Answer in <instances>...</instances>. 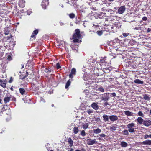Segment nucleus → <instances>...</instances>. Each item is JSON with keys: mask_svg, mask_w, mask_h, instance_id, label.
Wrapping results in <instances>:
<instances>
[{"mask_svg": "<svg viewBox=\"0 0 151 151\" xmlns=\"http://www.w3.org/2000/svg\"><path fill=\"white\" fill-rule=\"evenodd\" d=\"M76 33L73 36V41L75 42H79V40L81 38V35L80 34V31L78 29L75 30Z\"/></svg>", "mask_w": 151, "mask_h": 151, "instance_id": "1", "label": "nucleus"}, {"mask_svg": "<svg viewBox=\"0 0 151 151\" xmlns=\"http://www.w3.org/2000/svg\"><path fill=\"white\" fill-rule=\"evenodd\" d=\"M15 2L13 0H10V7L11 9L13 8L14 10L12 13L14 15H17L18 13V10L17 9V6L15 5Z\"/></svg>", "mask_w": 151, "mask_h": 151, "instance_id": "2", "label": "nucleus"}, {"mask_svg": "<svg viewBox=\"0 0 151 151\" xmlns=\"http://www.w3.org/2000/svg\"><path fill=\"white\" fill-rule=\"evenodd\" d=\"M134 124L131 123L127 125L128 131L130 133H133L134 132Z\"/></svg>", "mask_w": 151, "mask_h": 151, "instance_id": "3", "label": "nucleus"}, {"mask_svg": "<svg viewBox=\"0 0 151 151\" xmlns=\"http://www.w3.org/2000/svg\"><path fill=\"white\" fill-rule=\"evenodd\" d=\"M49 4L48 0H43L42 2L41 6L43 9H45Z\"/></svg>", "mask_w": 151, "mask_h": 151, "instance_id": "4", "label": "nucleus"}, {"mask_svg": "<svg viewBox=\"0 0 151 151\" xmlns=\"http://www.w3.org/2000/svg\"><path fill=\"white\" fill-rule=\"evenodd\" d=\"M106 57L101 58L99 62V64L101 66L104 65L106 64Z\"/></svg>", "mask_w": 151, "mask_h": 151, "instance_id": "5", "label": "nucleus"}, {"mask_svg": "<svg viewBox=\"0 0 151 151\" xmlns=\"http://www.w3.org/2000/svg\"><path fill=\"white\" fill-rule=\"evenodd\" d=\"M87 144L89 145H92L97 143V142L96 141V139L92 140L91 139H87Z\"/></svg>", "mask_w": 151, "mask_h": 151, "instance_id": "6", "label": "nucleus"}, {"mask_svg": "<svg viewBox=\"0 0 151 151\" xmlns=\"http://www.w3.org/2000/svg\"><path fill=\"white\" fill-rule=\"evenodd\" d=\"M76 70L75 68H73L71 70L70 73L69 75V77L70 78H73V75H76Z\"/></svg>", "mask_w": 151, "mask_h": 151, "instance_id": "7", "label": "nucleus"}, {"mask_svg": "<svg viewBox=\"0 0 151 151\" xmlns=\"http://www.w3.org/2000/svg\"><path fill=\"white\" fill-rule=\"evenodd\" d=\"M13 37L10 35V47L12 46V47H14L15 45V41L14 40Z\"/></svg>", "mask_w": 151, "mask_h": 151, "instance_id": "8", "label": "nucleus"}, {"mask_svg": "<svg viewBox=\"0 0 151 151\" xmlns=\"http://www.w3.org/2000/svg\"><path fill=\"white\" fill-rule=\"evenodd\" d=\"M109 118L110 120L112 122L116 121L118 119V117L114 115L109 116Z\"/></svg>", "mask_w": 151, "mask_h": 151, "instance_id": "9", "label": "nucleus"}, {"mask_svg": "<svg viewBox=\"0 0 151 151\" xmlns=\"http://www.w3.org/2000/svg\"><path fill=\"white\" fill-rule=\"evenodd\" d=\"M6 80L0 79V85L2 87L5 88L6 87Z\"/></svg>", "mask_w": 151, "mask_h": 151, "instance_id": "10", "label": "nucleus"}, {"mask_svg": "<svg viewBox=\"0 0 151 151\" xmlns=\"http://www.w3.org/2000/svg\"><path fill=\"white\" fill-rule=\"evenodd\" d=\"M143 124L144 126L148 127L151 125V121L148 119L144 120Z\"/></svg>", "mask_w": 151, "mask_h": 151, "instance_id": "11", "label": "nucleus"}, {"mask_svg": "<svg viewBox=\"0 0 151 151\" xmlns=\"http://www.w3.org/2000/svg\"><path fill=\"white\" fill-rule=\"evenodd\" d=\"M125 10V8L124 6H122L119 8L118 12L120 14H123Z\"/></svg>", "mask_w": 151, "mask_h": 151, "instance_id": "12", "label": "nucleus"}, {"mask_svg": "<svg viewBox=\"0 0 151 151\" xmlns=\"http://www.w3.org/2000/svg\"><path fill=\"white\" fill-rule=\"evenodd\" d=\"M19 6L21 8H24L25 6V1L24 0H19Z\"/></svg>", "mask_w": 151, "mask_h": 151, "instance_id": "13", "label": "nucleus"}, {"mask_svg": "<svg viewBox=\"0 0 151 151\" xmlns=\"http://www.w3.org/2000/svg\"><path fill=\"white\" fill-rule=\"evenodd\" d=\"M144 120L141 117H139L137 119L135 120V121H137L138 122V124L141 125L143 124Z\"/></svg>", "mask_w": 151, "mask_h": 151, "instance_id": "14", "label": "nucleus"}, {"mask_svg": "<svg viewBox=\"0 0 151 151\" xmlns=\"http://www.w3.org/2000/svg\"><path fill=\"white\" fill-rule=\"evenodd\" d=\"M142 144L144 145H151V140H147L142 142Z\"/></svg>", "mask_w": 151, "mask_h": 151, "instance_id": "15", "label": "nucleus"}, {"mask_svg": "<svg viewBox=\"0 0 151 151\" xmlns=\"http://www.w3.org/2000/svg\"><path fill=\"white\" fill-rule=\"evenodd\" d=\"M120 145L123 147L125 148L128 146V144L124 141H122L121 142Z\"/></svg>", "mask_w": 151, "mask_h": 151, "instance_id": "16", "label": "nucleus"}, {"mask_svg": "<svg viewBox=\"0 0 151 151\" xmlns=\"http://www.w3.org/2000/svg\"><path fill=\"white\" fill-rule=\"evenodd\" d=\"M124 114L128 116H133L134 114L133 113L130 112L129 111H125Z\"/></svg>", "mask_w": 151, "mask_h": 151, "instance_id": "17", "label": "nucleus"}, {"mask_svg": "<svg viewBox=\"0 0 151 151\" xmlns=\"http://www.w3.org/2000/svg\"><path fill=\"white\" fill-rule=\"evenodd\" d=\"M83 80L85 81H87L88 80L89 78L88 75L87 73L86 72L85 73L83 77Z\"/></svg>", "mask_w": 151, "mask_h": 151, "instance_id": "18", "label": "nucleus"}, {"mask_svg": "<svg viewBox=\"0 0 151 151\" xmlns=\"http://www.w3.org/2000/svg\"><path fill=\"white\" fill-rule=\"evenodd\" d=\"M91 106L93 109L95 110H97L99 108V106L96 103H93L91 104Z\"/></svg>", "mask_w": 151, "mask_h": 151, "instance_id": "19", "label": "nucleus"}, {"mask_svg": "<svg viewBox=\"0 0 151 151\" xmlns=\"http://www.w3.org/2000/svg\"><path fill=\"white\" fill-rule=\"evenodd\" d=\"M109 116H108L104 114L103 116V120L105 122H108L109 121Z\"/></svg>", "mask_w": 151, "mask_h": 151, "instance_id": "20", "label": "nucleus"}, {"mask_svg": "<svg viewBox=\"0 0 151 151\" xmlns=\"http://www.w3.org/2000/svg\"><path fill=\"white\" fill-rule=\"evenodd\" d=\"M111 69L109 68H103V71L104 73H107L111 71Z\"/></svg>", "mask_w": 151, "mask_h": 151, "instance_id": "21", "label": "nucleus"}, {"mask_svg": "<svg viewBox=\"0 0 151 151\" xmlns=\"http://www.w3.org/2000/svg\"><path fill=\"white\" fill-rule=\"evenodd\" d=\"M101 99L102 101H107L109 99V97L108 96H103L101 98Z\"/></svg>", "mask_w": 151, "mask_h": 151, "instance_id": "22", "label": "nucleus"}, {"mask_svg": "<svg viewBox=\"0 0 151 151\" xmlns=\"http://www.w3.org/2000/svg\"><path fill=\"white\" fill-rule=\"evenodd\" d=\"M68 142L69 144V146L70 147H72L73 144V140L71 139L70 138H69L68 140Z\"/></svg>", "mask_w": 151, "mask_h": 151, "instance_id": "23", "label": "nucleus"}, {"mask_svg": "<svg viewBox=\"0 0 151 151\" xmlns=\"http://www.w3.org/2000/svg\"><path fill=\"white\" fill-rule=\"evenodd\" d=\"M134 82L138 84H142L143 83V81L138 79H137L134 80Z\"/></svg>", "mask_w": 151, "mask_h": 151, "instance_id": "24", "label": "nucleus"}, {"mask_svg": "<svg viewBox=\"0 0 151 151\" xmlns=\"http://www.w3.org/2000/svg\"><path fill=\"white\" fill-rule=\"evenodd\" d=\"M93 132L94 133L99 134L101 132V130L99 128H97L96 129H94L93 130Z\"/></svg>", "mask_w": 151, "mask_h": 151, "instance_id": "25", "label": "nucleus"}, {"mask_svg": "<svg viewBox=\"0 0 151 151\" xmlns=\"http://www.w3.org/2000/svg\"><path fill=\"white\" fill-rule=\"evenodd\" d=\"M93 111L91 109H87L86 110V112L89 115H91L93 112Z\"/></svg>", "mask_w": 151, "mask_h": 151, "instance_id": "26", "label": "nucleus"}, {"mask_svg": "<svg viewBox=\"0 0 151 151\" xmlns=\"http://www.w3.org/2000/svg\"><path fill=\"white\" fill-rule=\"evenodd\" d=\"M42 70H44L45 72L46 73L51 72L52 71V70L50 68H45L44 67L43 68Z\"/></svg>", "mask_w": 151, "mask_h": 151, "instance_id": "27", "label": "nucleus"}, {"mask_svg": "<svg viewBox=\"0 0 151 151\" xmlns=\"http://www.w3.org/2000/svg\"><path fill=\"white\" fill-rule=\"evenodd\" d=\"M88 123L83 124L82 126L83 129H87L88 127Z\"/></svg>", "mask_w": 151, "mask_h": 151, "instance_id": "28", "label": "nucleus"}, {"mask_svg": "<svg viewBox=\"0 0 151 151\" xmlns=\"http://www.w3.org/2000/svg\"><path fill=\"white\" fill-rule=\"evenodd\" d=\"M78 131L79 130L78 127H76L73 128V132L75 134H77L78 132Z\"/></svg>", "mask_w": 151, "mask_h": 151, "instance_id": "29", "label": "nucleus"}, {"mask_svg": "<svg viewBox=\"0 0 151 151\" xmlns=\"http://www.w3.org/2000/svg\"><path fill=\"white\" fill-rule=\"evenodd\" d=\"M143 99L145 100L149 101L150 100V97L147 94H144L143 95Z\"/></svg>", "mask_w": 151, "mask_h": 151, "instance_id": "30", "label": "nucleus"}, {"mask_svg": "<svg viewBox=\"0 0 151 151\" xmlns=\"http://www.w3.org/2000/svg\"><path fill=\"white\" fill-rule=\"evenodd\" d=\"M123 133L122 134L124 135H128L129 134V133L128 132V131L127 130H124L123 132Z\"/></svg>", "mask_w": 151, "mask_h": 151, "instance_id": "31", "label": "nucleus"}, {"mask_svg": "<svg viewBox=\"0 0 151 151\" xmlns=\"http://www.w3.org/2000/svg\"><path fill=\"white\" fill-rule=\"evenodd\" d=\"M71 83V82L70 80H68L67 82L66 83V85L65 86V88L66 89L70 85Z\"/></svg>", "mask_w": 151, "mask_h": 151, "instance_id": "32", "label": "nucleus"}, {"mask_svg": "<svg viewBox=\"0 0 151 151\" xmlns=\"http://www.w3.org/2000/svg\"><path fill=\"white\" fill-rule=\"evenodd\" d=\"M117 127L114 126H112L110 127V129L111 131H115L116 130Z\"/></svg>", "mask_w": 151, "mask_h": 151, "instance_id": "33", "label": "nucleus"}, {"mask_svg": "<svg viewBox=\"0 0 151 151\" xmlns=\"http://www.w3.org/2000/svg\"><path fill=\"white\" fill-rule=\"evenodd\" d=\"M19 91L21 94L22 95L24 94L25 92V90L23 88H19Z\"/></svg>", "mask_w": 151, "mask_h": 151, "instance_id": "34", "label": "nucleus"}, {"mask_svg": "<svg viewBox=\"0 0 151 151\" xmlns=\"http://www.w3.org/2000/svg\"><path fill=\"white\" fill-rule=\"evenodd\" d=\"M4 101L5 103L8 102L9 101V97H5L4 98Z\"/></svg>", "mask_w": 151, "mask_h": 151, "instance_id": "35", "label": "nucleus"}, {"mask_svg": "<svg viewBox=\"0 0 151 151\" xmlns=\"http://www.w3.org/2000/svg\"><path fill=\"white\" fill-rule=\"evenodd\" d=\"M69 17L71 19L74 18L75 17V14L73 13H72L69 14Z\"/></svg>", "mask_w": 151, "mask_h": 151, "instance_id": "36", "label": "nucleus"}, {"mask_svg": "<svg viewBox=\"0 0 151 151\" xmlns=\"http://www.w3.org/2000/svg\"><path fill=\"white\" fill-rule=\"evenodd\" d=\"M138 116H142V117H143L144 116V114L141 111H139L138 113Z\"/></svg>", "mask_w": 151, "mask_h": 151, "instance_id": "37", "label": "nucleus"}, {"mask_svg": "<svg viewBox=\"0 0 151 151\" xmlns=\"http://www.w3.org/2000/svg\"><path fill=\"white\" fill-rule=\"evenodd\" d=\"M9 108L8 107V106H7V105H4L3 109L4 111H6L7 110H9Z\"/></svg>", "mask_w": 151, "mask_h": 151, "instance_id": "38", "label": "nucleus"}, {"mask_svg": "<svg viewBox=\"0 0 151 151\" xmlns=\"http://www.w3.org/2000/svg\"><path fill=\"white\" fill-rule=\"evenodd\" d=\"M81 134L83 137H84L86 135V133L85 131L84 130H83L81 132Z\"/></svg>", "mask_w": 151, "mask_h": 151, "instance_id": "39", "label": "nucleus"}, {"mask_svg": "<svg viewBox=\"0 0 151 151\" xmlns=\"http://www.w3.org/2000/svg\"><path fill=\"white\" fill-rule=\"evenodd\" d=\"M144 138L145 139H146L149 138H151V134L145 135L144 136Z\"/></svg>", "mask_w": 151, "mask_h": 151, "instance_id": "40", "label": "nucleus"}, {"mask_svg": "<svg viewBox=\"0 0 151 151\" xmlns=\"http://www.w3.org/2000/svg\"><path fill=\"white\" fill-rule=\"evenodd\" d=\"M97 35L99 36H101L103 34V32L102 31H98L96 32Z\"/></svg>", "mask_w": 151, "mask_h": 151, "instance_id": "41", "label": "nucleus"}, {"mask_svg": "<svg viewBox=\"0 0 151 151\" xmlns=\"http://www.w3.org/2000/svg\"><path fill=\"white\" fill-rule=\"evenodd\" d=\"M138 26L139 27H135L134 29L136 30H141V27H140V25H139Z\"/></svg>", "mask_w": 151, "mask_h": 151, "instance_id": "42", "label": "nucleus"}, {"mask_svg": "<svg viewBox=\"0 0 151 151\" xmlns=\"http://www.w3.org/2000/svg\"><path fill=\"white\" fill-rule=\"evenodd\" d=\"M11 99L12 101H16V99L15 97H14L10 95V100Z\"/></svg>", "mask_w": 151, "mask_h": 151, "instance_id": "43", "label": "nucleus"}, {"mask_svg": "<svg viewBox=\"0 0 151 151\" xmlns=\"http://www.w3.org/2000/svg\"><path fill=\"white\" fill-rule=\"evenodd\" d=\"M98 89L99 91H101V92H104V90L103 88L102 87H101L99 88Z\"/></svg>", "mask_w": 151, "mask_h": 151, "instance_id": "44", "label": "nucleus"}, {"mask_svg": "<svg viewBox=\"0 0 151 151\" xmlns=\"http://www.w3.org/2000/svg\"><path fill=\"white\" fill-rule=\"evenodd\" d=\"M38 30L37 29H36V30H34L33 31V32L32 33L33 34H34L36 35H37L38 33Z\"/></svg>", "mask_w": 151, "mask_h": 151, "instance_id": "45", "label": "nucleus"}, {"mask_svg": "<svg viewBox=\"0 0 151 151\" xmlns=\"http://www.w3.org/2000/svg\"><path fill=\"white\" fill-rule=\"evenodd\" d=\"M56 68L57 69H58L61 68V66L60 65L59 63H58L56 64Z\"/></svg>", "mask_w": 151, "mask_h": 151, "instance_id": "46", "label": "nucleus"}, {"mask_svg": "<svg viewBox=\"0 0 151 151\" xmlns=\"http://www.w3.org/2000/svg\"><path fill=\"white\" fill-rule=\"evenodd\" d=\"M129 35L128 33H123L122 34V35L124 37H127Z\"/></svg>", "mask_w": 151, "mask_h": 151, "instance_id": "47", "label": "nucleus"}, {"mask_svg": "<svg viewBox=\"0 0 151 151\" xmlns=\"http://www.w3.org/2000/svg\"><path fill=\"white\" fill-rule=\"evenodd\" d=\"M135 42L133 40H131L130 41L129 44L131 45H133L134 44V43H135Z\"/></svg>", "mask_w": 151, "mask_h": 151, "instance_id": "48", "label": "nucleus"}, {"mask_svg": "<svg viewBox=\"0 0 151 151\" xmlns=\"http://www.w3.org/2000/svg\"><path fill=\"white\" fill-rule=\"evenodd\" d=\"M32 13V12L30 10H28L27 12V14L28 15H29Z\"/></svg>", "mask_w": 151, "mask_h": 151, "instance_id": "49", "label": "nucleus"}, {"mask_svg": "<svg viewBox=\"0 0 151 151\" xmlns=\"http://www.w3.org/2000/svg\"><path fill=\"white\" fill-rule=\"evenodd\" d=\"M40 101L43 102L44 103H45V99L42 97L40 98Z\"/></svg>", "mask_w": 151, "mask_h": 151, "instance_id": "50", "label": "nucleus"}, {"mask_svg": "<svg viewBox=\"0 0 151 151\" xmlns=\"http://www.w3.org/2000/svg\"><path fill=\"white\" fill-rule=\"evenodd\" d=\"M147 19V18L146 17H144L142 18V20L143 21H146Z\"/></svg>", "mask_w": 151, "mask_h": 151, "instance_id": "51", "label": "nucleus"}, {"mask_svg": "<svg viewBox=\"0 0 151 151\" xmlns=\"http://www.w3.org/2000/svg\"><path fill=\"white\" fill-rule=\"evenodd\" d=\"M100 136L102 137H105L106 135H105V134H104L102 133V134H101L100 135Z\"/></svg>", "mask_w": 151, "mask_h": 151, "instance_id": "52", "label": "nucleus"}, {"mask_svg": "<svg viewBox=\"0 0 151 151\" xmlns=\"http://www.w3.org/2000/svg\"><path fill=\"white\" fill-rule=\"evenodd\" d=\"M14 80V78L12 77H10V83H11Z\"/></svg>", "mask_w": 151, "mask_h": 151, "instance_id": "53", "label": "nucleus"}, {"mask_svg": "<svg viewBox=\"0 0 151 151\" xmlns=\"http://www.w3.org/2000/svg\"><path fill=\"white\" fill-rule=\"evenodd\" d=\"M25 76H20V78L21 79H25Z\"/></svg>", "mask_w": 151, "mask_h": 151, "instance_id": "54", "label": "nucleus"}, {"mask_svg": "<svg viewBox=\"0 0 151 151\" xmlns=\"http://www.w3.org/2000/svg\"><path fill=\"white\" fill-rule=\"evenodd\" d=\"M111 95L114 97H115L116 96V94L115 93H111Z\"/></svg>", "mask_w": 151, "mask_h": 151, "instance_id": "55", "label": "nucleus"}, {"mask_svg": "<svg viewBox=\"0 0 151 151\" xmlns=\"http://www.w3.org/2000/svg\"><path fill=\"white\" fill-rule=\"evenodd\" d=\"M151 31V29L150 28H148L147 29V32H150Z\"/></svg>", "mask_w": 151, "mask_h": 151, "instance_id": "56", "label": "nucleus"}, {"mask_svg": "<svg viewBox=\"0 0 151 151\" xmlns=\"http://www.w3.org/2000/svg\"><path fill=\"white\" fill-rule=\"evenodd\" d=\"M9 31H5V34L6 35H8L9 34Z\"/></svg>", "mask_w": 151, "mask_h": 151, "instance_id": "57", "label": "nucleus"}, {"mask_svg": "<svg viewBox=\"0 0 151 151\" xmlns=\"http://www.w3.org/2000/svg\"><path fill=\"white\" fill-rule=\"evenodd\" d=\"M35 35L34 34H33V33H32V35H31V37H32V38H33L35 36Z\"/></svg>", "mask_w": 151, "mask_h": 151, "instance_id": "58", "label": "nucleus"}, {"mask_svg": "<svg viewBox=\"0 0 151 151\" xmlns=\"http://www.w3.org/2000/svg\"><path fill=\"white\" fill-rule=\"evenodd\" d=\"M28 74H29L28 72L27 71L26 72V74L24 76H25V77H26L28 75Z\"/></svg>", "mask_w": 151, "mask_h": 151, "instance_id": "59", "label": "nucleus"}, {"mask_svg": "<svg viewBox=\"0 0 151 151\" xmlns=\"http://www.w3.org/2000/svg\"><path fill=\"white\" fill-rule=\"evenodd\" d=\"M49 92L50 93V94H52L53 93V91H52V90H51L50 91H49Z\"/></svg>", "mask_w": 151, "mask_h": 151, "instance_id": "60", "label": "nucleus"}, {"mask_svg": "<svg viewBox=\"0 0 151 151\" xmlns=\"http://www.w3.org/2000/svg\"><path fill=\"white\" fill-rule=\"evenodd\" d=\"M60 24L61 26H63L64 25V23L63 22H60Z\"/></svg>", "mask_w": 151, "mask_h": 151, "instance_id": "61", "label": "nucleus"}, {"mask_svg": "<svg viewBox=\"0 0 151 151\" xmlns=\"http://www.w3.org/2000/svg\"><path fill=\"white\" fill-rule=\"evenodd\" d=\"M12 54H11L10 53V61L12 60V57H11V55H12Z\"/></svg>", "mask_w": 151, "mask_h": 151, "instance_id": "62", "label": "nucleus"}, {"mask_svg": "<svg viewBox=\"0 0 151 151\" xmlns=\"http://www.w3.org/2000/svg\"><path fill=\"white\" fill-rule=\"evenodd\" d=\"M104 105L105 106H107L108 105V103L107 102H105V103H104Z\"/></svg>", "mask_w": 151, "mask_h": 151, "instance_id": "63", "label": "nucleus"}, {"mask_svg": "<svg viewBox=\"0 0 151 151\" xmlns=\"http://www.w3.org/2000/svg\"><path fill=\"white\" fill-rule=\"evenodd\" d=\"M100 119L99 118H98L97 119V121L99 122L100 121Z\"/></svg>", "mask_w": 151, "mask_h": 151, "instance_id": "64", "label": "nucleus"}]
</instances>
